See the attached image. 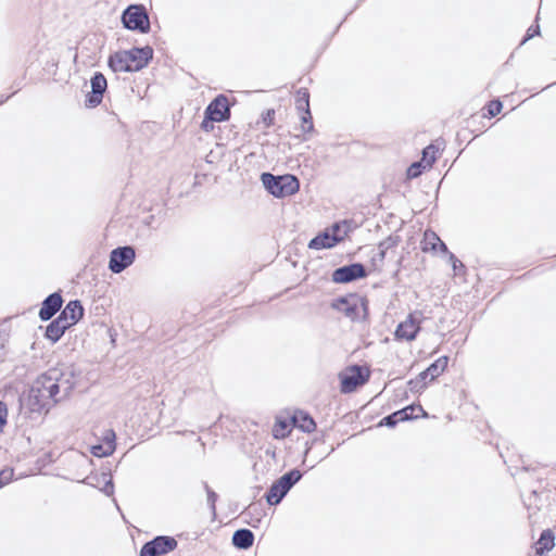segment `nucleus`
Returning <instances> with one entry per match:
<instances>
[{
	"label": "nucleus",
	"instance_id": "24",
	"mask_svg": "<svg viewBox=\"0 0 556 556\" xmlns=\"http://www.w3.org/2000/svg\"><path fill=\"white\" fill-rule=\"evenodd\" d=\"M287 490L281 488V484L276 480L269 488L266 500L269 505H277L287 495Z\"/></svg>",
	"mask_w": 556,
	"mask_h": 556
},
{
	"label": "nucleus",
	"instance_id": "2",
	"mask_svg": "<svg viewBox=\"0 0 556 556\" xmlns=\"http://www.w3.org/2000/svg\"><path fill=\"white\" fill-rule=\"evenodd\" d=\"M261 181L264 188L275 198H286L296 193L300 182L293 175L275 176L270 173H263Z\"/></svg>",
	"mask_w": 556,
	"mask_h": 556
},
{
	"label": "nucleus",
	"instance_id": "41",
	"mask_svg": "<svg viewBox=\"0 0 556 556\" xmlns=\"http://www.w3.org/2000/svg\"><path fill=\"white\" fill-rule=\"evenodd\" d=\"M8 407L5 403L0 401V433L3 432V428L7 425Z\"/></svg>",
	"mask_w": 556,
	"mask_h": 556
},
{
	"label": "nucleus",
	"instance_id": "40",
	"mask_svg": "<svg viewBox=\"0 0 556 556\" xmlns=\"http://www.w3.org/2000/svg\"><path fill=\"white\" fill-rule=\"evenodd\" d=\"M502 108H503V105L500 100L491 101L488 105L489 115L492 117L497 115L501 112Z\"/></svg>",
	"mask_w": 556,
	"mask_h": 556
},
{
	"label": "nucleus",
	"instance_id": "32",
	"mask_svg": "<svg viewBox=\"0 0 556 556\" xmlns=\"http://www.w3.org/2000/svg\"><path fill=\"white\" fill-rule=\"evenodd\" d=\"M400 243V237L399 236H390L383 241L379 243L378 249H382L383 251H388L390 249L395 248Z\"/></svg>",
	"mask_w": 556,
	"mask_h": 556
},
{
	"label": "nucleus",
	"instance_id": "38",
	"mask_svg": "<svg viewBox=\"0 0 556 556\" xmlns=\"http://www.w3.org/2000/svg\"><path fill=\"white\" fill-rule=\"evenodd\" d=\"M140 556H160L151 541L147 542L140 551Z\"/></svg>",
	"mask_w": 556,
	"mask_h": 556
},
{
	"label": "nucleus",
	"instance_id": "13",
	"mask_svg": "<svg viewBox=\"0 0 556 556\" xmlns=\"http://www.w3.org/2000/svg\"><path fill=\"white\" fill-rule=\"evenodd\" d=\"M84 315V308L79 301H70L59 315L62 321H66L68 327L75 325Z\"/></svg>",
	"mask_w": 556,
	"mask_h": 556
},
{
	"label": "nucleus",
	"instance_id": "30",
	"mask_svg": "<svg viewBox=\"0 0 556 556\" xmlns=\"http://www.w3.org/2000/svg\"><path fill=\"white\" fill-rule=\"evenodd\" d=\"M114 450L111 448V445L100 443L97 445H93L91 448V453L96 457H105L113 454Z\"/></svg>",
	"mask_w": 556,
	"mask_h": 556
},
{
	"label": "nucleus",
	"instance_id": "26",
	"mask_svg": "<svg viewBox=\"0 0 556 556\" xmlns=\"http://www.w3.org/2000/svg\"><path fill=\"white\" fill-rule=\"evenodd\" d=\"M302 478V473L298 469H293L278 479V482L281 484V488L290 491V489Z\"/></svg>",
	"mask_w": 556,
	"mask_h": 556
},
{
	"label": "nucleus",
	"instance_id": "23",
	"mask_svg": "<svg viewBox=\"0 0 556 556\" xmlns=\"http://www.w3.org/2000/svg\"><path fill=\"white\" fill-rule=\"evenodd\" d=\"M555 536L551 530H544L535 544V553L542 556L544 553L553 549Z\"/></svg>",
	"mask_w": 556,
	"mask_h": 556
},
{
	"label": "nucleus",
	"instance_id": "34",
	"mask_svg": "<svg viewBox=\"0 0 556 556\" xmlns=\"http://www.w3.org/2000/svg\"><path fill=\"white\" fill-rule=\"evenodd\" d=\"M14 471L11 468H5L0 471V489L8 483H10L13 479Z\"/></svg>",
	"mask_w": 556,
	"mask_h": 556
},
{
	"label": "nucleus",
	"instance_id": "28",
	"mask_svg": "<svg viewBox=\"0 0 556 556\" xmlns=\"http://www.w3.org/2000/svg\"><path fill=\"white\" fill-rule=\"evenodd\" d=\"M350 230H351L350 223L346 222V220H343V222L334 224L331 227V232L330 233H331L332 237L338 239V242H340V241H342L348 236Z\"/></svg>",
	"mask_w": 556,
	"mask_h": 556
},
{
	"label": "nucleus",
	"instance_id": "5",
	"mask_svg": "<svg viewBox=\"0 0 556 556\" xmlns=\"http://www.w3.org/2000/svg\"><path fill=\"white\" fill-rule=\"evenodd\" d=\"M369 378V371L361 366H352L341 375V391L353 392L358 386L364 384Z\"/></svg>",
	"mask_w": 556,
	"mask_h": 556
},
{
	"label": "nucleus",
	"instance_id": "27",
	"mask_svg": "<svg viewBox=\"0 0 556 556\" xmlns=\"http://www.w3.org/2000/svg\"><path fill=\"white\" fill-rule=\"evenodd\" d=\"M295 108L299 113L309 111V93L307 89L301 88L296 91Z\"/></svg>",
	"mask_w": 556,
	"mask_h": 556
},
{
	"label": "nucleus",
	"instance_id": "10",
	"mask_svg": "<svg viewBox=\"0 0 556 556\" xmlns=\"http://www.w3.org/2000/svg\"><path fill=\"white\" fill-rule=\"evenodd\" d=\"M90 84H91V93L87 98V104L90 108H94L101 103L103 93L108 87V81L103 74L96 73L91 77Z\"/></svg>",
	"mask_w": 556,
	"mask_h": 556
},
{
	"label": "nucleus",
	"instance_id": "18",
	"mask_svg": "<svg viewBox=\"0 0 556 556\" xmlns=\"http://www.w3.org/2000/svg\"><path fill=\"white\" fill-rule=\"evenodd\" d=\"M68 328V324L66 321H62V318L58 317L47 326L46 338L49 339L52 343H55L61 339L65 330Z\"/></svg>",
	"mask_w": 556,
	"mask_h": 556
},
{
	"label": "nucleus",
	"instance_id": "1",
	"mask_svg": "<svg viewBox=\"0 0 556 556\" xmlns=\"http://www.w3.org/2000/svg\"><path fill=\"white\" fill-rule=\"evenodd\" d=\"M74 376L70 370L50 368L33 383L28 403L33 412H48L54 404L67 397L74 388Z\"/></svg>",
	"mask_w": 556,
	"mask_h": 556
},
{
	"label": "nucleus",
	"instance_id": "36",
	"mask_svg": "<svg viewBox=\"0 0 556 556\" xmlns=\"http://www.w3.org/2000/svg\"><path fill=\"white\" fill-rule=\"evenodd\" d=\"M425 166L422 162L413 163L407 169V176L409 178H416L421 174V167Z\"/></svg>",
	"mask_w": 556,
	"mask_h": 556
},
{
	"label": "nucleus",
	"instance_id": "29",
	"mask_svg": "<svg viewBox=\"0 0 556 556\" xmlns=\"http://www.w3.org/2000/svg\"><path fill=\"white\" fill-rule=\"evenodd\" d=\"M437 152H438V148L434 147L433 144H430L424 149L422 160H421V162L425 163L424 168L432 166V164L434 163V161L437 159V156H435Z\"/></svg>",
	"mask_w": 556,
	"mask_h": 556
},
{
	"label": "nucleus",
	"instance_id": "11",
	"mask_svg": "<svg viewBox=\"0 0 556 556\" xmlns=\"http://www.w3.org/2000/svg\"><path fill=\"white\" fill-rule=\"evenodd\" d=\"M126 53L135 72L143 68L153 56V50L150 47L134 48L126 50Z\"/></svg>",
	"mask_w": 556,
	"mask_h": 556
},
{
	"label": "nucleus",
	"instance_id": "19",
	"mask_svg": "<svg viewBox=\"0 0 556 556\" xmlns=\"http://www.w3.org/2000/svg\"><path fill=\"white\" fill-rule=\"evenodd\" d=\"M292 422L296 428L307 433H311L316 429L314 419L303 410H298L294 413L292 416Z\"/></svg>",
	"mask_w": 556,
	"mask_h": 556
},
{
	"label": "nucleus",
	"instance_id": "8",
	"mask_svg": "<svg viewBox=\"0 0 556 556\" xmlns=\"http://www.w3.org/2000/svg\"><path fill=\"white\" fill-rule=\"evenodd\" d=\"M205 117L210 121L223 122L229 118L228 99L220 94L205 109Z\"/></svg>",
	"mask_w": 556,
	"mask_h": 556
},
{
	"label": "nucleus",
	"instance_id": "15",
	"mask_svg": "<svg viewBox=\"0 0 556 556\" xmlns=\"http://www.w3.org/2000/svg\"><path fill=\"white\" fill-rule=\"evenodd\" d=\"M407 410H410V412L417 410V412L421 413L422 416L427 415L421 406L409 405L403 409H400V410L384 417L381 421V425H384L388 427H394L400 421H405V420L410 419V415H407Z\"/></svg>",
	"mask_w": 556,
	"mask_h": 556
},
{
	"label": "nucleus",
	"instance_id": "31",
	"mask_svg": "<svg viewBox=\"0 0 556 556\" xmlns=\"http://www.w3.org/2000/svg\"><path fill=\"white\" fill-rule=\"evenodd\" d=\"M300 114H301V121H302V125H301L302 131L303 132L313 131L314 125H313V121H312L311 111H304V112H301Z\"/></svg>",
	"mask_w": 556,
	"mask_h": 556
},
{
	"label": "nucleus",
	"instance_id": "37",
	"mask_svg": "<svg viewBox=\"0 0 556 556\" xmlns=\"http://www.w3.org/2000/svg\"><path fill=\"white\" fill-rule=\"evenodd\" d=\"M287 428L286 421H279L274 428V437L277 439L285 438L288 434Z\"/></svg>",
	"mask_w": 556,
	"mask_h": 556
},
{
	"label": "nucleus",
	"instance_id": "12",
	"mask_svg": "<svg viewBox=\"0 0 556 556\" xmlns=\"http://www.w3.org/2000/svg\"><path fill=\"white\" fill-rule=\"evenodd\" d=\"M62 303L63 300L60 293L54 292L48 295L42 302V306L39 311L40 319L46 321L52 318L61 308Z\"/></svg>",
	"mask_w": 556,
	"mask_h": 556
},
{
	"label": "nucleus",
	"instance_id": "20",
	"mask_svg": "<svg viewBox=\"0 0 556 556\" xmlns=\"http://www.w3.org/2000/svg\"><path fill=\"white\" fill-rule=\"evenodd\" d=\"M254 534L249 529H239L232 535V544L240 549H248L253 545Z\"/></svg>",
	"mask_w": 556,
	"mask_h": 556
},
{
	"label": "nucleus",
	"instance_id": "9",
	"mask_svg": "<svg viewBox=\"0 0 556 556\" xmlns=\"http://www.w3.org/2000/svg\"><path fill=\"white\" fill-rule=\"evenodd\" d=\"M420 318L416 313L409 314L404 321L399 324L395 330V338L399 340L413 341L419 329Z\"/></svg>",
	"mask_w": 556,
	"mask_h": 556
},
{
	"label": "nucleus",
	"instance_id": "14",
	"mask_svg": "<svg viewBox=\"0 0 556 556\" xmlns=\"http://www.w3.org/2000/svg\"><path fill=\"white\" fill-rule=\"evenodd\" d=\"M447 363L448 358L446 356L438 358L426 370L419 374V380L422 381L424 384H426L428 380L432 381L445 370Z\"/></svg>",
	"mask_w": 556,
	"mask_h": 556
},
{
	"label": "nucleus",
	"instance_id": "33",
	"mask_svg": "<svg viewBox=\"0 0 556 556\" xmlns=\"http://www.w3.org/2000/svg\"><path fill=\"white\" fill-rule=\"evenodd\" d=\"M204 489L207 493V504L211 508L212 514L215 516L216 515L215 503L217 501V494L213 490L210 489V486L206 482L204 483Z\"/></svg>",
	"mask_w": 556,
	"mask_h": 556
},
{
	"label": "nucleus",
	"instance_id": "35",
	"mask_svg": "<svg viewBox=\"0 0 556 556\" xmlns=\"http://www.w3.org/2000/svg\"><path fill=\"white\" fill-rule=\"evenodd\" d=\"M102 480L104 482V485L101 489V491L105 495L111 496L113 494V492H114V485H113L111 477L109 475H106V473H103L102 475Z\"/></svg>",
	"mask_w": 556,
	"mask_h": 556
},
{
	"label": "nucleus",
	"instance_id": "4",
	"mask_svg": "<svg viewBox=\"0 0 556 556\" xmlns=\"http://www.w3.org/2000/svg\"><path fill=\"white\" fill-rule=\"evenodd\" d=\"M136 258L135 249L130 245L119 247L110 254L109 268L114 274H119L129 267Z\"/></svg>",
	"mask_w": 556,
	"mask_h": 556
},
{
	"label": "nucleus",
	"instance_id": "44",
	"mask_svg": "<svg viewBox=\"0 0 556 556\" xmlns=\"http://www.w3.org/2000/svg\"><path fill=\"white\" fill-rule=\"evenodd\" d=\"M214 122H215V121H210V119H207V118L205 117V118H204V121L202 122V125H201V126H202V128H203V129L208 130L210 128H212V127H213V123H214Z\"/></svg>",
	"mask_w": 556,
	"mask_h": 556
},
{
	"label": "nucleus",
	"instance_id": "17",
	"mask_svg": "<svg viewBox=\"0 0 556 556\" xmlns=\"http://www.w3.org/2000/svg\"><path fill=\"white\" fill-rule=\"evenodd\" d=\"M440 249L444 253H448L447 247L445 243L439 238V236L433 230H426L424 233V239L421 241V249L424 252H435L437 249Z\"/></svg>",
	"mask_w": 556,
	"mask_h": 556
},
{
	"label": "nucleus",
	"instance_id": "43",
	"mask_svg": "<svg viewBox=\"0 0 556 556\" xmlns=\"http://www.w3.org/2000/svg\"><path fill=\"white\" fill-rule=\"evenodd\" d=\"M540 34V28L539 26L536 25L535 28H533L532 26L528 29L527 31V36L523 38L522 40V43H525L527 40H529L530 38H532L534 35H539Z\"/></svg>",
	"mask_w": 556,
	"mask_h": 556
},
{
	"label": "nucleus",
	"instance_id": "25",
	"mask_svg": "<svg viewBox=\"0 0 556 556\" xmlns=\"http://www.w3.org/2000/svg\"><path fill=\"white\" fill-rule=\"evenodd\" d=\"M302 478V473L298 469H293L278 479V482L281 484V488L290 491V489Z\"/></svg>",
	"mask_w": 556,
	"mask_h": 556
},
{
	"label": "nucleus",
	"instance_id": "3",
	"mask_svg": "<svg viewBox=\"0 0 556 556\" xmlns=\"http://www.w3.org/2000/svg\"><path fill=\"white\" fill-rule=\"evenodd\" d=\"M122 22L130 30L147 33L150 28L149 16L142 5H129L122 15Z\"/></svg>",
	"mask_w": 556,
	"mask_h": 556
},
{
	"label": "nucleus",
	"instance_id": "47",
	"mask_svg": "<svg viewBox=\"0 0 556 556\" xmlns=\"http://www.w3.org/2000/svg\"><path fill=\"white\" fill-rule=\"evenodd\" d=\"M273 114H274V112H273V111H268V112H267V116H269V119H271V115H273Z\"/></svg>",
	"mask_w": 556,
	"mask_h": 556
},
{
	"label": "nucleus",
	"instance_id": "6",
	"mask_svg": "<svg viewBox=\"0 0 556 556\" xmlns=\"http://www.w3.org/2000/svg\"><path fill=\"white\" fill-rule=\"evenodd\" d=\"M331 306L351 319L358 317V311L365 309V302L357 295L340 298L332 302Z\"/></svg>",
	"mask_w": 556,
	"mask_h": 556
},
{
	"label": "nucleus",
	"instance_id": "42",
	"mask_svg": "<svg viewBox=\"0 0 556 556\" xmlns=\"http://www.w3.org/2000/svg\"><path fill=\"white\" fill-rule=\"evenodd\" d=\"M450 261L452 263L453 269L455 273H457L459 269L464 268L463 263L456 258V256L453 253H448Z\"/></svg>",
	"mask_w": 556,
	"mask_h": 556
},
{
	"label": "nucleus",
	"instance_id": "39",
	"mask_svg": "<svg viewBox=\"0 0 556 556\" xmlns=\"http://www.w3.org/2000/svg\"><path fill=\"white\" fill-rule=\"evenodd\" d=\"M115 432L112 429H108L103 434L102 443L111 445V448L115 451Z\"/></svg>",
	"mask_w": 556,
	"mask_h": 556
},
{
	"label": "nucleus",
	"instance_id": "21",
	"mask_svg": "<svg viewBox=\"0 0 556 556\" xmlns=\"http://www.w3.org/2000/svg\"><path fill=\"white\" fill-rule=\"evenodd\" d=\"M151 542L155 546V549L157 551L160 556L174 551L178 545L176 539L167 535L156 536Z\"/></svg>",
	"mask_w": 556,
	"mask_h": 556
},
{
	"label": "nucleus",
	"instance_id": "45",
	"mask_svg": "<svg viewBox=\"0 0 556 556\" xmlns=\"http://www.w3.org/2000/svg\"><path fill=\"white\" fill-rule=\"evenodd\" d=\"M386 253H387V251H383L382 249H379L378 256H379L380 261H382L386 257Z\"/></svg>",
	"mask_w": 556,
	"mask_h": 556
},
{
	"label": "nucleus",
	"instance_id": "22",
	"mask_svg": "<svg viewBox=\"0 0 556 556\" xmlns=\"http://www.w3.org/2000/svg\"><path fill=\"white\" fill-rule=\"evenodd\" d=\"M338 243V239L331 236L329 231H326L321 235L316 236L309 241L308 247L311 249H329L334 247Z\"/></svg>",
	"mask_w": 556,
	"mask_h": 556
},
{
	"label": "nucleus",
	"instance_id": "46",
	"mask_svg": "<svg viewBox=\"0 0 556 556\" xmlns=\"http://www.w3.org/2000/svg\"><path fill=\"white\" fill-rule=\"evenodd\" d=\"M414 413H415V412L407 410V415H410V419H412V418H417V417H418V415H415V416H414Z\"/></svg>",
	"mask_w": 556,
	"mask_h": 556
},
{
	"label": "nucleus",
	"instance_id": "7",
	"mask_svg": "<svg viewBox=\"0 0 556 556\" xmlns=\"http://www.w3.org/2000/svg\"><path fill=\"white\" fill-rule=\"evenodd\" d=\"M365 276V267L359 263H354L337 268L332 273V281L337 283H348Z\"/></svg>",
	"mask_w": 556,
	"mask_h": 556
},
{
	"label": "nucleus",
	"instance_id": "16",
	"mask_svg": "<svg viewBox=\"0 0 556 556\" xmlns=\"http://www.w3.org/2000/svg\"><path fill=\"white\" fill-rule=\"evenodd\" d=\"M109 66L115 73L135 72L126 51H118L109 58Z\"/></svg>",
	"mask_w": 556,
	"mask_h": 556
}]
</instances>
